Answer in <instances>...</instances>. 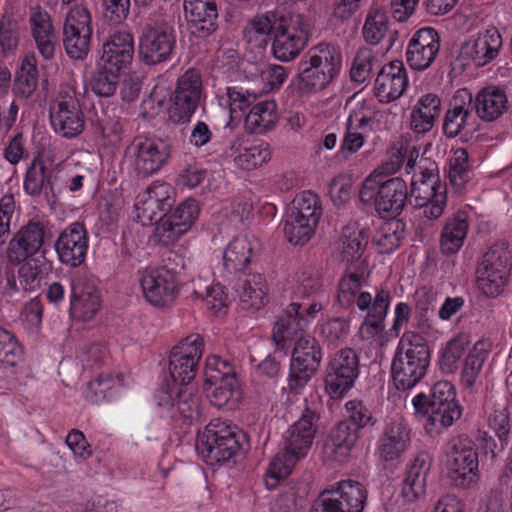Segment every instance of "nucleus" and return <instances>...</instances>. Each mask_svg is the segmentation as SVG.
Instances as JSON below:
<instances>
[{"label": "nucleus", "mask_w": 512, "mask_h": 512, "mask_svg": "<svg viewBox=\"0 0 512 512\" xmlns=\"http://www.w3.org/2000/svg\"><path fill=\"white\" fill-rule=\"evenodd\" d=\"M321 287L320 281L312 274L302 273L294 287L291 303L286 307L273 328L272 340L277 351L287 353L288 343L293 341L299 332L304 331L310 320L321 311L322 305L310 297Z\"/></svg>", "instance_id": "1"}, {"label": "nucleus", "mask_w": 512, "mask_h": 512, "mask_svg": "<svg viewBox=\"0 0 512 512\" xmlns=\"http://www.w3.org/2000/svg\"><path fill=\"white\" fill-rule=\"evenodd\" d=\"M320 420V403L305 401L301 415L283 434L284 448L279 451L268 468L270 478L279 481L286 478L296 463L305 457L312 447Z\"/></svg>", "instance_id": "2"}, {"label": "nucleus", "mask_w": 512, "mask_h": 512, "mask_svg": "<svg viewBox=\"0 0 512 512\" xmlns=\"http://www.w3.org/2000/svg\"><path fill=\"white\" fill-rule=\"evenodd\" d=\"M431 351L425 337L415 331L401 336L391 363V378L399 391L413 389L427 374Z\"/></svg>", "instance_id": "3"}, {"label": "nucleus", "mask_w": 512, "mask_h": 512, "mask_svg": "<svg viewBox=\"0 0 512 512\" xmlns=\"http://www.w3.org/2000/svg\"><path fill=\"white\" fill-rule=\"evenodd\" d=\"M415 413L427 416L425 428L428 433L439 434L452 426L462 415V407L456 399V389L448 381L436 382L429 394L418 393L412 399Z\"/></svg>", "instance_id": "4"}, {"label": "nucleus", "mask_w": 512, "mask_h": 512, "mask_svg": "<svg viewBox=\"0 0 512 512\" xmlns=\"http://www.w3.org/2000/svg\"><path fill=\"white\" fill-rule=\"evenodd\" d=\"M341 62L333 45L320 43L310 48L298 64V89L306 93L324 89L338 75Z\"/></svg>", "instance_id": "5"}, {"label": "nucleus", "mask_w": 512, "mask_h": 512, "mask_svg": "<svg viewBox=\"0 0 512 512\" xmlns=\"http://www.w3.org/2000/svg\"><path fill=\"white\" fill-rule=\"evenodd\" d=\"M245 434L236 427L214 419L196 440V451L210 465H223L233 460L242 450Z\"/></svg>", "instance_id": "6"}, {"label": "nucleus", "mask_w": 512, "mask_h": 512, "mask_svg": "<svg viewBox=\"0 0 512 512\" xmlns=\"http://www.w3.org/2000/svg\"><path fill=\"white\" fill-rule=\"evenodd\" d=\"M448 478L455 488L473 487L480 478L478 450L467 435L452 438L445 451Z\"/></svg>", "instance_id": "7"}, {"label": "nucleus", "mask_w": 512, "mask_h": 512, "mask_svg": "<svg viewBox=\"0 0 512 512\" xmlns=\"http://www.w3.org/2000/svg\"><path fill=\"white\" fill-rule=\"evenodd\" d=\"M407 196V186L403 179L394 177L383 180L380 174L368 176L359 192L361 202L374 203L376 211L383 218L399 215Z\"/></svg>", "instance_id": "8"}, {"label": "nucleus", "mask_w": 512, "mask_h": 512, "mask_svg": "<svg viewBox=\"0 0 512 512\" xmlns=\"http://www.w3.org/2000/svg\"><path fill=\"white\" fill-rule=\"evenodd\" d=\"M323 359L320 342L311 335L296 339L289 367L287 387L293 394H299L317 374Z\"/></svg>", "instance_id": "9"}, {"label": "nucleus", "mask_w": 512, "mask_h": 512, "mask_svg": "<svg viewBox=\"0 0 512 512\" xmlns=\"http://www.w3.org/2000/svg\"><path fill=\"white\" fill-rule=\"evenodd\" d=\"M512 254L505 242L496 243L483 255L476 270L478 289L487 297H497L508 282Z\"/></svg>", "instance_id": "10"}, {"label": "nucleus", "mask_w": 512, "mask_h": 512, "mask_svg": "<svg viewBox=\"0 0 512 512\" xmlns=\"http://www.w3.org/2000/svg\"><path fill=\"white\" fill-rule=\"evenodd\" d=\"M366 487L351 479L339 481L323 490L310 512H363L367 502Z\"/></svg>", "instance_id": "11"}, {"label": "nucleus", "mask_w": 512, "mask_h": 512, "mask_svg": "<svg viewBox=\"0 0 512 512\" xmlns=\"http://www.w3.org/2000/svg\"><path fill=\"white\" fill-rule=\"evenodd\" d=\"M237 386L236 373L229 361L216 355L206 358L203 389L213 406H226L237 392Z\"/></svg>", "instance_id": "12"}, {"label": "nucleus", "mask_w": 512, "mask_h": 512, "mask_svg": "<svg viewBox=\"0 0 512 512\" xmlns=\"http://www.w3.org/2000/svg\"><path fill=\"white\" fill-rule=\"evenodd\" d=\"M359 376V357L352 348L337 351L328 361L324 385L332 399L343 398Z\"/></svg>", "instance_id": "13"}, {"label": "nucleus", "mask_w": 512, "mask_h": 512, "mask_svg": "<svg viewBox=\"0 0 512 512\" xmlns=\"http://www.w3.org/2000/svg\"><path fill=\"white\" fill-rule=\"evenodd\" d=\"M157 405L162 409L161 416L175 421H192L200 416V396L192 389L163 384L156 392Z\"/></svg>", "instance_id": "14"}, {"label": "nucleus", "mask_w": 512, "mask_h": 512, "mask_svg": "<svg viewBox=\"0 0 512 512\" xmlns=\"http://www.w3.org/2000/svg\"><path fill=\"white\" fill-rule=\"evenodd\" d=\"M309 40V24L301 15L281 17L275 27L272 50L281 61H290L299 55Z\"/></svg>", "instance_id": "15"}, {"label": "nucleus", "mask_w": 512, "mask_h": 512, "mask_svg": "<svg viewBox=\"0 0 512 512\" xmlns=\"http://www.w3.org/2000/svg\"><path fill=\"white\" fill-rule=\"evenodd\" d=\"M170 156L166 144L144 136L135 137L125 149V159L141 177L157 172Z\"/></svg>", "instance_id": "16"}, {"label": "nucleus", "mask_w": 512, "mask_h": 512, "mask_svg": "<svg viewBox=\"0 0 512 512\" xmlns=\"http://www.w3.org/2000/svg\"><path fill=\"white\" fill-rule=\"evenodd\" d=\"M176 46V32L168 23L147 24L139 40V55L147 65H156L171 59Z\"/></svg>", "instance_id": "17"}, {"label": "nucleus", "mask_w": 512, "mask_h": 512, "mask_svg": "<svg viewBox=\"0 0 512 512\" xmlns=\"http://www.w3.org/2000/svg\"><path fill=\"white\" fill-rule=\"evenodd\" d=\"M390 292L381 290L372 302L368 292H361L356 298L355 294L338 288L337 303L342 308H350L356 303L361 311H368L361 330L367 329L370 334H377L383 329V321L390 305Z\"/></svg>", "instance_id": "18"}, {"label": "nucleus", "mask_w": 512, "mask_h": 512, "mask_svg": "<svg viewBox=\"0 0 512 512\" xmlns=\"http://www.w3.org/2000/svg\"><path fill=\"white\" fill-rule=\"evenodd\" d=\"M202 93V82L196 70L189 69L181 75L169 107V120L175 124L190 121L195 113Z\"/></svg>", "instance_id": "19"}, {"label": "nucleus", "mask_w": 512, "mask_h": 512, "mask_svg": "<svg viewBox=\"0 0 512 512\" xmlns=\"http://www.w3.org/2000/svg\"><path fill=\"white\" fill-rule=\"evenodd\" d=\"M145 299L156 307L172 303L177 294L176 268L165 264L149 267L142 272L140 280Z\"/></svg>", "instance_id": "20"}, {"label": "nucleus", "mask_w": 512, "mask_h": 512, "mask_svg": "<svg viewBox=\"0 0 512 512\" xmlns=\"http://www.w3.org/2000/svg\"><path fill=\"white\" fill-rule=\"evenodd\" d=\"M50 122L61 137L71 139L82 133L85 126L84 116L72 89L60 93L50 107Z\"/></svg>", "instance_id": "21"}, {"label": "nucleus", "mask_w": 512, "mask_h": 512, "mask_svg": "<svg viewBox=\"0 0 512 512\" xmlns=\"http://www.w3.org/2000/svg\"><path fill=\"white\" fill-rule=\"evenodd\" d=\"M445 198V187L441 184L436 162L421 158L418 161V172L411 178L410 202L414 206H423L433 199L442 201Z\"/></svg>", "instance_id": "22"}, {"label": "nucleus", "mask_w": 512, "mask_h": 512, "mask_svg": "<svg viewBox=\"0 0 512 512\" xmlns=\"http://www.w3.org/2000/svg\"><path fill=\"white\" fill-rule=\"evenodd\" d=\"M411 446V428L402 418L386 422L376 443V454L383 462L398 460Z\"/></svg>", "instance_id": "23"}, {"label": "nucleus", "mask_w": 512, "mask_h": 512, "mask_svg": "<svg viewBox=\"0 0 512 512\" xmlns=\"http://www.w3.org/2000/svg\"><path fill=\"white\" fill-rule=\"evenodd\" d=\"M432 464L433 457L426 451L418 452L408 462L402 487V495L406 501L414 502L425 495Z\"/></svg>", "instance_id": "24"}, {"label": "nucleus", "mask_w": 512, "mask_h": 512, "mask_svg": "<svg viewBox=\"0 0 512 512\" xmlns=\"http://www.w3.org/2000/svg\"><path fill=\"white\" fill-rule=\"evenodd\" d=\"M242 309L258 310L268 302V284L260 273L239 272L232 284Z\"/></svg>", "instance_id": "25"}, {"label": "nucleus", "mask_w": 512, "mask_h": 512, "mask_svg": "<svg viewBox=\"0 0 512 512\" xmlns=\"http://www.w3.org/2000/svg\"><path fill=\"white\" fill-rule=\"evenodd\" d=\"M407 85V72L403 62L392 61L384 65L376 77L375 96L380 102L389 103L402 96Z\"/></svg>", "instance_id": "26"}, {"label": "nucleus", "mask_w": 512, "mask_h": 512, "mask_svg": "<svg viewBox=\"0 0 512 512\" xmlns=\"http://www.w3.org/2000/svg\"><path fill=\"white\" fill-rule=\"evenodd\" d=\"M55 249L63 264L77 267L85 260L88 235L85 226H70L55 243Z\"/></svg>", "instance_id": "27"}, {"label": "nucleus", "mask_w": 512, "mask_h": 512, "mask_svg": "<svg viewBox=\"0 0 512 512\" xmlns=\"http://www.w3.org/2000/svg\"><path fill=\"white\" fill-rule=\"evenodd\" d=\"M502 46V38L495 27H490L472 37L463 46L461 53L476 66H484L495 59Z\"/></svg>", "instance_id": "28"}, {"label": "nucleus", "mask_w": 512, "mask_h": 512, "mask_svg": "<svg viewBox=\"0 0 512 512\" xmlns=\"http://www.w3.org/2000/svg\"><path fill=\"white\" fill-rule=\"evenodd\" d=\"M101 305L100 296L94 281L78 278L72 283L70 311L83 321L91 320Z\"/></svg>", "instance_id": "29"}, {"label": "nucleus", "mask_w": 512, "mask_h": 512, "mask_svg": "<svg viewBox=\"0 0 512 512\" xmlns=\"http://www.w3.org/2000/svg\"><path fill=\"white\" fill-rule=\"evenodd\" d=\"M184 12L192 33L198 37L216 30L218 11L214 0H184Z\"/></svg>", "instance_id": "30"}, {"label": "nucleus", "mask_w": 512, "mask_h": 512, "mask_svg": "<svg viewBox=\"0 0 512 512\" xmlns=\"http://www.w3.org/2000/svg\"><path fill=\"white\" fill-rule=\"evenodd\" d=\"M29 24L38 52L45 60L52 59L56 50L57 37L49 13L39 6L32 8Z\"/></svg>", "instance_id": "31"}, {"label": "nucleus", "mask_w": 512, "mask_h": 512, "mask_svg": "<svg viewBox=\"0 0 512 512\" xmlns=\"http://www.w3.org/2000/svg\"><path fill=\"white\" fill-rule=\"evenodd\" d=\"M133 54L134 41L132 34L115 32L103 45L100 63L115 71H121L131 63Z\"/></svg>", "instance_id": "32"}, {"label": "nucleus", "mask_w": 512, "mask_h": 512, "mask_svg": "<svg viewBox=\"0 0 512 512\" xmlns=\"http://www.w3.org/2000/svg\"><path fill=\"white\" fill-rule=\"evenodd\" d=\"M472 110L471 93L467 89L458 90L444 117V134L449 138H454L460 134L462 130L470 125Z\"/></svg>", "instance_id": "33"}, {"label": "nucleus", "mask_w": 512, "mask_h": 512, "mask_svg": "<svg viewBox=\"0 0 512 512\" xmlns=\"http://www.w3.org/2000/svg\"><path fill=\"white\" fill-rule=\"evenodd\" d=\"M224 155L233 161L236 167L252 170L268 162L271 158L269 144L261 142L249 147H242L240 138H235L225 149Z\"/></svg>", "instance_id": "34"}, {"label": "nucleus", "mask_w": 512, "mask_h": 512, "mask_svg": "<svg viewBox=\"0 0 512 512\" xmlns=\"http://www.w3.org/2000/svg\"><path fill=\"white\" fill-rule=\"evenodd\" d=\"M43 226H22L10 242L9 259L21 263L36 254L44 243Z\"/></svg>", "instance_id": "35"}, {"label": "nucleus", "mask_w": 512, "mask_h": 512, "mask_svg": "<svg viewBox=\"0 0 512 512\" xmlns=\"http://www.w3.org/2000/svg\"><path fill=\"white\" fill-rule=\"evenodd\" d=\"M322 214L318 196L311 191H304L287 208L285 224H318Z\"/></svg>", "instance_id": "36"}, {"label": "nucleus", "mask_w": 512, "mask_h": 512, "mask_svg": "<svg viewBox=\"0 0 512 512\" xmlns=\"http://www.w3.org/2000/svg\"><path fill=\"white\" fill-rule=\"evenodd\" d=\"M169 190L170 186L163 183L149 187L143 195H139L134 204L133 221L140 224H162L165 215L158 211L159 192L167 194Z\"/></svg>", "instance_id": "37"}, {"label": "nucleus", "mask_w": 512, "mask_h": 512, "mask_svg": "<svg viewBox=\"0 0 512 512\" xmlns=\"http://www.w3.org/2000/svg\"><path fill=\"white\" fill-rule=\"evenodd\" d=\"M441 112V99L437 94L422 95L410 114V127L417 134L429 132Z\"/></svg>", "instance_id": "38"}, {"label": "nucleus", "mask_w": 512, "mask_h": 512, "mask_svg": "<svg viewBox=\"0 0 512 512\" xmlns=\"http://www.w3.org/2000/svg\"><path fill=\"white\" fill-rule=\"evenodd\" d=\"M507 96L504 90L489 86L480 90L472 107L475 109L479 118L491 122L498 119L507 109Z\"/></svg>", "instance_id": "39"}, {"label": "nucleus", "mask_w": 512, "mask_h": 512, "mask_svg": "<svg viewBox=\"0 0 512 512\" xmlns=\"http://www.w3.org/2000/svg\"><path fill=\"white\" fill-rule=\"evenodd\" d=\"M359 439V432L348 422L340 421L335 425L325 444L326 453L336 461L343 462L350 454Z\"/></svg>", "instance_id": "40"}, {"label": "nucleus", "mask_w": 512, "mask_h": 512, "mask_svg": "<svg viewBox=\"0 0 512 512\" xmlns=\"http://www.w3.org/2000/svg\"><path fill=\"white\" fill-rule=\"evenodd\" d=\"M491 347L492 344L489 340L481 339L469 349L460 373V382L465 389L472 390L475 386Z\"/></svg>", "instance_id": "41"}, {"label": "nucleus", "mask_w": 512, "mask_h": 512, "mask_svg": "<svg viewBox=\"0 0 512 512\" xmlns=\"http://www.w3.org/2000/svg\"><path fill=\"white\" fill-rule=\"evenodd\" d=\"M278 122L277 105L272 100L255 103L245 118V129L251 134L262 135L272 130Z\"/></svg>", "instance_id": "42"}, {"label": "nucleus", "mask_w": 512, "mask_h": 512, "mask_svg": "<svg viewBox=\"0 0 512 512\" xmlns=\"http://www.w3.org/2000/svg\"><path fill=\"white\" fill-rule=\"evenodd\" d=\"M370 121L371 119L367 117L354 119L353 116H349L345 132L341 140L340 149L336 154L337 161L345 162L349 160L352 155L362 148L364 144V135L360 130L364 129Z\"/></svg>", "instance_id": "43"}, {"label": "nucleus", "mask_w": 512, "mask_h": 512, "mask_svg": "<svg viewBox=\"0 0 512 512\" xmlns=\"http://www.w3.org/2000/svg\"><path fill=\"white\" fill-rule=\"evenodd\" d=\"M52 174V170L48 171L45 165L35 158L30 164L24 178L25 191L32 196L39 195L41 192H44L47 197L50 194L54 195Z\"/></svg>", "instance_id": "44"}, {"label": "nucleus", "mask_w": 512, "mask_h": 512, "mask_svg": "<svg viewBox=\"0 0 512 512\" xmlns=\"http://www.w3.org/2000/svg\"><path fill=\"white\" fill-rule=\"evenodd\" d=\"M253 247L246 235L236 236L223 255L224 266L228 271L242 272L250 263Z\"/></svg>", "instance_id": "45"}, {"label": "nucleus", "mask_w": 512, "mask_h": 512, "mask_svg": "<svg viewBox=\"0 0 512 512\" xmlns=\"http://www.w3.org/2000/svg\"><path fill=\"white\" fill-rule=\"evenodd\" d=\"M18 269V279L22 290L32 292L37 290L44 275L50 270L51 266L42 256L27 258L22 261Z\"/></svg>", "instance_id": "46"}, {"label": "nucleus", "mask_w": 512, "mask_h": 512, "mask_svg": "<svg viewBox=\"0 0 512 512\" xmlns=\"http://www.w3.org/2000/svg\"><path fill=\"white\" fill-rule=\"evenodd\" d=\"M275 13H267L254 17L244 30V37L255 46H264L268 43L269 35L275 34V27L280 22Z\"/></svg>", "instance_id": "47"}, {"label": "nucleus", "mask_w": 512, "mask_h": 512, "mask_svg": "<svg viewBox=\"0 0 512 512\" xmlns=\"http://www.w3.org/2000/svg\"><path fill=\"white\" fill-rule=\"evenodd\" d=\"M389 30V19L384 9L372 8L365 19L362 35L366 43L370 45L379 44Z\"/></svg>", "instance_id": "48"}, {"label": "nucleus", "mask_w": 512, "mask_h": 512, "mask_svg": "<svg viewBox=\"0 0 512 512\" xmlns=\"http://www.w3.org/2000/svg\"><path fill=\"white\" fill-rule=\"evenodd\" d=\"M37 61L34 54L26 55L17 73L14 90L23 98L30 97L38 85Z\"/></svg>", "instance_id": "49"}, {"label": "nucleus", "mask_w": 512, "mask_h": 512, "mask_svg": "<svg viewBox=\"0 0 512 512\" xmlns=\"http://www.w3.org/2000/svg\"><path fill=\"white\" fill-rule=\"evenodd\" d=\"M469 337L460 334L452 338L443 348L439 358L440 370L445 374H453L458 369V362L468 349Z\"/></svg>", "instance_id": "50"}, {"label": "nucleus", "mask_w": 512, "mask_h": 512, "mask_svg": "<svg viewBox=\"0 0 512 512\" xmlns=\"http://www.w3.org/2000/svg\"><path fill=\"white\" fill-rule=\"evenodd\" d=\"M471 172L467 150L456 149L449 162L448 177L451 185L457 190L463 188L470 179Z\"/></svg>", "instance_id": "51"}, {"label": "nucleus", "mask_w": 512, "mask_h": 512, "mask_svg": "<svg viewBox=\"0 0 512 512\" xmlns=\"http://www.w3.org/2000/svg\"><path fill=\"white\" fill-rule=\"evenodd\" d=\"M120 71L110 69L99 63L98 70L93 74L90 86L92 91L99 97H110L115 94Z\"/></svg>", "instance_id": "52"}, {"label": "nucleus", "mask_w": 512, "mask_h": 512, "mask_svg": "<svg viewBox=\"0 0 512 512\" xmlns=\"http://www.w3.org/2000/svg\"><path fill=\"white\" fill-rule=\"evenodd\" d=\"M63 44L70 58L83 59L90 50L92 33L83 34L81 31L63 30Z\"/></svg>", "instance_id": "53"}, {"label": "nucleus", "mask_w": 512, "mask_h": 512, "mask_svg": "<svg viewBox=\"0 0 512 512\" xmlns=\"http://www.w3.org/2000/svg\"><path fill=\"white\" fill-rule=\"evenodd\" d=\"M198 368V363H191L190 360L184 359L183 356H169V373L173 381V385L185 386L194 379Z\"/></svg>", "instance_id": "54"}, {"label": "nucleus", "mask_w": 512, "mask_h": 512, "mask_svg": "<svg viewBox=\"0 0 512 512\" xmlns=\"http://www.w3.org/2000/svg\"><path fill=\"white\" fill-rule=\"evenodd\" d=\"M347 413L344 422H348L359 433L367 426H373L376 422L370 409L360 400H350L345 404Z\"/></svg>", "instance_id": "55"}, {"label": "nucleus", "mask_w": 512, "mask_h": 512, "mask_svg": "<svg viewBox=\"0 0 512 512\" xmlns=\"http://www.w3.org/2000/svg\"><path fill=\"white\" fill-rule=\"evenodd\" d=\"M406 226H380L374 235V242L380 248V253H392L405 235Z\"/></svg>", "instance_id": "56"}, {"label": "nucleus", "mask_w": 512, "mask_h": 512, "mask_svg": "<svg viewBox=\"0 0 512 512\" xmlns=\"http://www.w3.org/2000/svg\"><path fill=\"white\" fill-rule=\"evenodd\" d=\"M22 359V348L15 337L0 327V362L15 367Z\"/></svg>", "instance_id": "57"}, {"label": "nucleus", "mask_w": 512, "mask_h": 512, "mask_svg": "<svg viewBox=\"0 0 512 512\" xmlns=\"http://www.w3.org/2000/svg\"><path fill=\"white\" fill-rule=\"evenodd\" d=\"M203 348L204 341L202 336L197 333H192L173 347L170 354L183 356L184 359L190 360L191 363H199L203 354Z\"/></svg>", "instance_id": "58"}, {"label": "nucleus", "mask_w": 512, "mask_h": 512, "mask_svg": "<svg viewBox=\"0 0 512 512\" xmlns=\"http://www.w3.org/2000/svg\"><path fill=\"white\" fill-rule=\"evenodd\" d=\"M192 295L203 300L206 307L215 313L226 306L228 298L224 287L220 284L205 286L203 289H194Z\"/></svg>", "instance_id": "59"}, {"label": "nucleus", "mask_w": 512, "mask_h": 512, "mask_svg": "<svg viewBox=\"0 0 512 512\" xmlns=\"http://www.w3.org/2000/svg\"><path fill=\"white\" fill-rule=\"evenodd\" d=\"M438 52L431 47L426 48L409 42L406 51L407 63L414 70H425L434 62Z\"/></svg>", "instance_id": "60"}, {"label": "nucleus", "mask_w": 512, "mask_h": 512, "mask_svg": "<svg viewBox=\"0 0 512 512\" xmlns=\"http://www.w3.org/2000/svg\"><path fill=\"white\" fill-rule=\"evenodd\" d=\"M468 226H444L441 233V250L446 255H452L462 247L467 235Z\"/></svg>", "instance_id": "61"}, {"label": "nucleus", "mask_w": 512, "mask_h": 512, "mask_svg": "<svg viewBox=\"0 0 512 512\" xmlns=\"http://www.w3.org/2000/svg\"><path fill=\"white\" fill-rule=\"evenodd\" d=\"M258 77L263 84L262 92L278 89L285 81L287 73L285 68L277 64H269L258 69Z\"/></svg>", "instance_id": "62"}, {"label": "nucleus", "mask_w": 512, "mask_h": 512, "mask_svg": "<svg viewBox=\"0 0 512 512\" xmlns=\"http://www.w3.org/2000/svg\"><path fill=\"white\" fill-rule=\"evenodd\" d=\"M19 43V27L8 17L0 19V47L3 53L14 51Z\"/></svg>", "instance_id": "63"}, {"label": "nucleus", "mask_w": 512, "mask_h": 512, "mask_svg": "<svg viewBox=\"0 0 512 512\" xmlns=\"http://www.w3.org/2000/svg\"><path fill=\"white\" fill-rule=\"evenodd\" d=\"M372 61L373 55L370 50H360L357 53L350 70V77L352 81L357 83L365 82L370 77L372 71Z\"/></svg>", "instance_id": "64"}]
</instances>
